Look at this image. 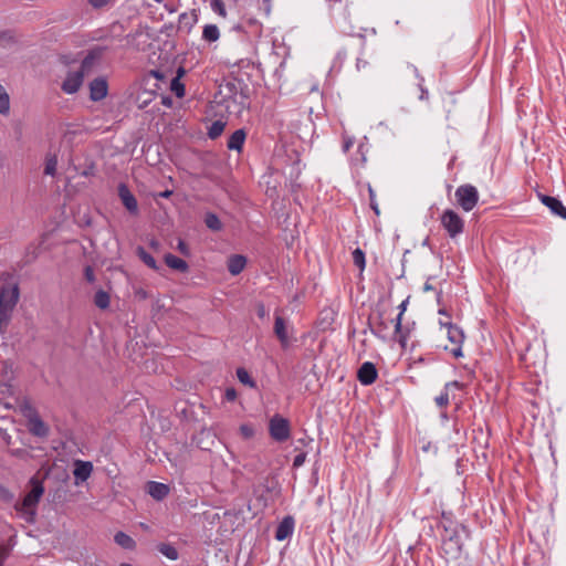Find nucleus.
<instances>
[{"mask_svg":"<svg viewBox=\"0 0 566 566\" xmlns=\"http://www.w3.org/2000/svg\"><path fill=\"white\" fill-rule=\"evenodd\" d=\"M541 201L551 210L555 216L566 219V207L563 202L551 196L541 195Z\"/></svg>","mask_w":566,"mask_h":566,"instance_id":"nucleus-13","label":"nucleus"},{"mask_svg":"<svg viewBox=\"0 0 566 566\" xmlns=\"http://www.w3.org/2000/svg\"><path fill=\"white\" fill-rule=\"evenodd\" d=\"M264 314H265L264 306H263V305H261V306H260V308H259V316H260V317H263V316H264Z\"/></svg>","mask_w":566,"mask_h":566,"instance_id":"nucleus-55","label":"nucleus"},{"mask_svg":"<svg viewBox=\"0 0 566 566\" xmlns=\"http://www.w3.org/2000/svg\"><path fill=\"white\" fill-rule=\"evenodd\" d=\"M85 276L87 281L93 282L94 281V274L91 268H86L85 270Z\"/></svg>","mask_w":566,"mask_h":566,"instance_id":"nucleus-51","label":"nucleus"},{"mask_svg":"<svg viewBox=\"0 0 566 566\" xmlns=\"http://www.w3.org/2000/svg\"><path fill=\"white\" fill-rule=\"evenodd\" d=\"M461 387H462L461 384L457 380L447 382L443 391L439 396H437L434 399L437 406L440 408L447 407L450 402L449 392L454 389H461Z\"/></svg>","mask_w":566,"mask_h":566,"instance_id":"nucleus-16","label":"nucleus"},{"mask_svg":"<svg viewBox=\"0 0 566 566\" xmlns=\"http://www.w3.org/2000/svg\"><path fill=\"white\" fill-rule=\"evenodd\" d=\"M346 59H347V51L345 49L339 50L336 53L333 67H342V65L344 64Z\"/></svg>","mask_w":566,"mask_h":566,"instance_id":"nucleus-38","label":"nucleus"},{"mask_svg":"<svg viewBox=\"0 0 566 566\" xmlns=\"http://www.w3.org/2000/svg\"><path fill=\"white\" fill-rule=\"evenodd\" d=\"M440 222L451 239H455L464 231V220L452 209L442 212Z\"/></svg>","mask_w":566,"mask_h":566,"instance_id":"nucleus-3","label":"nucleus"},{"mask_svg":"<svg viewBox=\"0 0 566 566\" xmlns=\"http://www.w3.org/2000/svg\"><path fill=\"white\" fill-rule=\"evenodd\" d=\"M165 263L172 270H177L179 272H187L189 266L187 262L171 253L165 255Z\"/></svg>","mask_w":566,"mask_h":566,"instance_id":"nucleus-23","label":"nucleus"},{"mask_svg":"<svg viewBox=\"0 0 566 566\" xmlns=\"http://www.w3.org/2000/svg\"><path fill=\"white\" fill-rule=\"evenodd\" d=\"M3 439L6 440V442L9 444L10 443V439L11 437L8 434V433H4L3 434Z\"/></svg>","mask_w":566,"mask_h":566,"instance_id":"nucleus-59","label":"nucleus"},{"mask_svg":"<svg viewBox=\"0 0 566 566\" xmlns=\"http://www.w3.org/2000/svg\"><path fill=\"white\" fill-rule=\"evenodd\" d=\"M180 23H186L188 28L190 29L196 22H197V15L193 12L191 15H188L187 13H182L179 17Z\"/></svg>","mask_w":566,"mask_h":566,"instance_id":"nucleus-39","label":"nucleus"},{"mask_svg":"<svg viewBox=\"0 0 566 566\" xmlns=\"http://www.w3.org/2000/svg\"><path fill=\"white\" fill-rule=\"evenodd\" d=\"M11 315L0 313V334H4L7 332Z\"/></svg>","mask_w":566,"mask_h":566,"instance_id":"nucleus-40","label":"nucleus"},{"mask_svg":"<svg viewBox=\"0 0 566 566\" xmlns=\"http://www.w3.org/2000/svg\"><path fill=\"white\" fill-rule=\"evenodd\" d=\"M245 264H247L245 256H243L241 254H233L228 260V271L232 275H238L244 270Z\"/></svg>","mask_w":566,"mask_h":566,"instance_id":"nucleus-18","label":"nucleus"},{"mask_svg":"<svg viewBox=\"0 0 566 566\" xmlns=\"http://www.w3.org/2000/svg\"><path fill=\"white\" fill-rule=\"evenodd\" d=\"M455 199L458 205L465 211L470 212L479 202V191L472 185H462L455 190Z\"/></svg>","mask_w":566,"mask_h":566,"instance_id":"nucleus-4","label":"nucleus"},{"mask_svg":"<svg viewBox=\"0 0 566 566\" xmlns=\"http://www.w3.org/2000/svg\"><path fill=\"white\" fill-rule=\"evenodd\" d=\"M369 65L368 61L358 56L357 60H356V70L357 71H361L364 69H366L367 66Z\"/></svg>","mask_w":566,"mask_h":566,"instance_id":"nucleus-48","label":"nucleus"},{"mask_svg":"<svg viewBox=\"0 0 566 566\" xmlns=\"http://www.w3.org/2000/svg\"><path fill=\"white\" fill-rule=\"evenodd\" d=\"M439 314L447 315V312L443 308H441V310H439Z\"/></svg>","mask_w":566,"mask_h":566,"instance_id":"nucleus-62","label":"nucleus"},{"mask_svg":"<svg viewBox=\"0 0 566 566\" xmlns=\"http://www.w3.org/2000/svg\"><path fill=\"white\" fill-rule=\"evenodd\" d=\"M205 222H206V226L213 231H218L222 228L221 221L214 213H207L206 218H205Z\"/></svg>","mask_w":566,"mask_h":566,"instance_id":"nucleus-34","label":"nucleus"},{"mask_svg":"<svg viewBox=\"0 0 566 566\" xmlns=\"http://www.w3.org/2000/svg\"><path fill=\"white\" fill-rule=\"evenodd\" d=\"M378 373L375 365L370 361L364 363L357 373V378L364 386L374 384L377 379Z\"/></svg>","mask_w":566,"mask_h":566,"instance_id":"nucleus-9","label":"nucleus"},{"mask_svg":"<svg viewBox=\"0 0 566 566\" xmlns=\"http://www.w3.org/2000/svg\"><path fill=\"white\" fill-rule=\"evenodd\" d=\"M57 168V158L55 155L48 156L45 159L44 174L48 176H54Z\"/></svg>","mask_w":566,"mask_h":566,"instance_id":"nucleus-32","label":"nucleus"},{"mask_svg":"<svg viewBox=\"0 0 566 566\" xmlns=\"http://www.w3.org/2000/svg\"><path fill=\"white\" fill-rule=\"evenodd\" d=\"M355 138L346 134L343 135V150L347 153L354 145Z\"/></svg>","mask_w":566,"mask_h":566,"instance_id":"nucleus-41","label":"nucleus"},{"mask_svg":"<svg viewBox=\"0 0 566 566\" xmlns=\"http://www.w3.org/2000/svg\"><path fill=\"white\" fill-rule=\"evenodd\" d=\"M185 75V69L179 67L177 70V75L171 80L170 90L171 92L179 98L185 96V85L181 83L180 78Z\"/></svg>","mask_w":566,"mask_h":566,"instance_id":"nucleus-22","label":"nucleus"},{"mask_svg":"<svg viewBox=\"0 0 566 566\" xmlns=\"http://www.w3.org/2000/svg\"><path fill=\"white\" fill-rule=\"evenodd\" d=\"M390 323H395V319H388L385 317L384 313H379L373 323V334L381 339H386Z\"/></svg>","mask_w":566,"mask_h":566,"instance_id":"nucleus-14","label":"nucleus"},{"mask_svg":"<svg viewBox=\"0 0 566 566\" xmlns=\"http://www.w3.org/2000/svg\"><path fill=\"white\" fill-rule=\"evenodd\" d=\"M407 304H408V298L400 303L399 314L395 318V327H394V333L397 337V340L403 348L407 345V334L402 331V316H403V313L406 312Z\"/></svg>","mask_w":566,"mask_h":566,"instance_id":"nucleus-12","label":"nucleus"},{"mask_svg":"<svg viewBox=\"0 0 566 566\" xmlns=\"http://www.w3.org/2000/svg\"><path fill=\"white\" fill-rule=\"evenodd\" d=\"M154 1L157 2V3H160L163 0H154Z\"/></svg>","mask_w":566,"mask_h":566,"instance_id":"nucleus-64","label":"nucleus"},{"mask_svg":"<svg viewBox=\"0 0 566 566\" xmlns=\"http://www.w3.org/2000/svg\"><path fill=\"white\" fill-rule=\"evenodd\" d=\"M118 196L124 207L133 214L138 213V203L135 196L130 192L125 184L118 186Z\"/></svg>","mask_w":566,"mask_h":566,"instance_id":"nucleus-10","label":"nucleus"},{"mask_svg":"<svg viewBox=\"0 0 566 566\" xmlns=\"http://www.w3.org/2000/svg\"><path fill=\"white\" fill-rule=\"evenodd\" d=\"M22 411L28 420L29 431L35 437H46L49 433V428L42 421L36 410L30 403H25L22 407Z\"/></svg>","mask_w":566,"mask_h":566,"instance_id":"nucleus-5","label":"nucleus"},{"mask_svg":"<svg viewBox=\"0 0 566 566\" xmlns=\"http://www.w3.org/2000/svg\"><path fill=\"white\" fill-rule=\"evenodd\" d=\"M97 57H98V54H96L94 52L88 53L83 59V61L81 63V66H80V69L77 71H83V75H85V73H88L93 69Z\"/></svg>","mask_w":566,"mask_h":566,"instance_id":"nucleus-27","label":"nucleus"},{"mask_svg":"<svg viewBox=\"0 0 566 566\" xmlns=\"http://www.w3.org/2000/svg\"><path fill=\"white\" fill-rule=\"evenodd\" d=\"M108 85L105 78L97 77L90 84V97L92 101H102L107 96Z\"/></svg>","mask_w":566,"mask_h":566,"instance_id":"nucleus-11","label":"nucleus"},{"mask_svg":"<svg viewBox=\"0 0 566 566\" xmlns=\"http://www.w3.org/2000/svg\"><path fill=\"white\" fill-rule=\"evenodd\" d=\"M31 491L24 496L23 501L17 505V510L21 513L22 517L32 523L36 513V505L44 493V488L41 481L35 478L30 480Z\"/></svg>","mask_w":566,"mask_h":566,"instance_id":"nucleus-2","label":"nucleus"},{"mask_svg":"<svg viewBox=\"0 0 566 566\" xmlns=\"http://www.w3.org/2000/svg\"><path fill=\"white\" fill-rule=\"evenodd\" d=\"M224 398L228 401H234L237 399V391H235V389L232 388V387L227 388L226 391H224Z\"/></svg>","mask_w":566,"mask_h":566,"instance_id":"nucleus-46","label":"nucleus"},{"mask_svg":"<svg viewBox=\"0 0 566 566\" xmlns=\"http://www.w3.org/2000/svg\"><path fill=\"white\" fill-rule=\"evenodd\" d=\"M441 327L447 328V336L451 344L455 347L451 349V353L454 357H461L462 354V343L464 340V334L461 328L453 325L451 322L441 323Z\"/></svg>","mask_w":566,"mask_h":566,"instance_id":"nucleus-7","label":"nucleus"},{"mask_svg":"<svg viewBox=\"0 0 566 566\" xmlns=\"http://www.w3.org/2000/svg\"><path fill=\"white\" fill-rule=\"evenodd\" d=\"M20 296L19 285L9 273L0 274V313L12 314Z\"/></svg>","mask_w":566,"mask_h":566,"instance_id":"nucleus-1","label":"nucleus"},{"mask_svg":"<svg viewBox=\"0 0 566 566\" xmlns=\"http://www.w3.org/2000/svg\"><path fill=\"white\" fill-rule=\"evenodd\" d=\"M10 391V385L8 382H0V394Z\"/></svg>","mask_w":566,"mask_h":566,"instance_id":"nucleus-52","label":"nucleus"},{"mask_svg":"<svg viewBox=\"0 0 566 566\" xmlns=\"http://www.w3.org/2000/svg\"><path fill=\"white\" fill-rule=\"evenodd\" d=\"M352 255H353L354 264L357 268H359L360 270H364L365 265H366V259H365V253L363 252V250L357 248L353 251Z\"/></svg>","mask_w":566,"mask_h":566,"instance_id":"nucleus-35","label":"nucleus"},{"mask_svg":"<svg viewBox=\"0 0 566 566\" xmlns=\"http://www.w3.org/2000/svg\"><path fill=\"white\" fill-rule=\"evenodd\" d=\"M261 8L264 10L266 15H270L272 9V0H262Z\"/></svg>","mask_w":566,"mask_h":566,"instance_id":"nucleus-49","label":"nucleus"},{"mask_svg":"<svg viewBox=\"0 0 566 566\" xmlns=\"http://www.w3.org/2000/svg\"><path fill=\"white\" fill-rule=\"evenodd\" d=\"M158 245H159L158 241L153 240V241L150 242V247H151V248H154V249H157V248H158Z\"/></svg>","mask_w":566,"mask_h":566,"instance_id":"nucleus-57","label":"nucleus"},{"mask_svg":"<svg viewBox=\"0 0 566 566\" xmlns=\"http://www.w3.org/2000/svg\"><path fill=\"white\" fill-rule=\"evenodd\" d=\"M153 74H154V76H155V77H157V78H160V77H161V75L159 74V72H158V71H154V72H153Z\"/></svg>","mask_w":566,"mask_h":566,"instance_id":"nucleus-60","label":"nucleus"},{"mask_svg":"<svg viewBox=\"0 0 566 566\" xmlns=\"http://www.w3.org/2000/svg\"><path fill=\"white\" fill-rule=\"evenodd\" d=\"M93 471V465L88 461H76L74 468V476L80 481H86Z\"/></svg>","mask_w":566,"mask_h":566,"instance_id":"nucleus-19","label":"nucleus"},{"mask_svg":"<svg viewBox=\"0 0 566 566\" xmlns=\"http://www.w3.org/2000/svg\"><path fill=\"white\" fill-rule=\"evenodd\" d=\"M348 33H349L350 35H355V31H354V29H353L352 27H349Z\"/></svg>","mask_w":566,"mask_h":566,"instance_id":"nucleus-61","label":"nucleus"},{"mask_svg":"<svg viewBox=\"0 0 566 566\" xmlns=\"http://www.w3.org/2000/svg\"><path fill=\"white\" fill-rule=\"evenodd\" d=\"M220 38L219 28L216 24H207L202 31V39L208 42H216Z\"/></svg>","mask_w":566,"mask_h":566,"instance_id":"nucleus-25","label":"nucleus"},{"mask_svg":"<svg viewBox=\"0 0 566 566\" xmlns=\"http://www.w3.org/2000/svg\"><path fill=\"white\" fill-rule=\"evenodd\" d=\"M177 249H178V251L181 254L189 255V248H188L187 243L184 240L180 239L178 241Z\"/></svg>","mask_w":566,"mask_h":566,"instance_id":"nucleus-47","label":"nucleus"},{"mask_svg":"<svg viewBox=\"0 0 566 566\" xmlns=\"http://www.w3.org/2000/svg\"><path fill=\"white\" fill-rule=\"evenodd\" d=\"M274 333L280 339L283 347H286L290 344L285 321L279 315L275 316Z\"/></svg>","mask_w":566,"mask_h":566,"instance_id":"nucleus-21","label":"nucleus"},{"mask_svg":"<svg viewBox=\"0 0 566 566\" xmlns=\"http://www.w3.org/2000/svg\"><path fill=\"white\" fill-rule=\"evenodd\" d=\"M269 432L273 440L277 442L286 441L291 436V427L287 419L275 415L270 419Z\"/></svg>","mask_w":566,"mask_h":566,"instance_id":"nucleus-6","label":"nucleus"},{"mask_svg":"<svg viewBox=\"0 0 566 566\" xmlns=\"http://www.w3.org/2000/svg\"><path fill=\"white\" fill-rule=\"evenodd\" d=\"M210 6L214 13L219 14L222 18L227 17L226 6L222 0H211Z\"/></svg>","mask_w":566,"mask_h":566,"instance_id":"nucleus-36","label":"nucleus"},{"mask_svg":"<svg viewBox=\"0 0 566 566\" xmlns=\"http://www.w3.org/2000/svg\"><path fill=\"white\" fill-rule=\"evenodd\" d=\"M358 151L361 154V163L364 164L366 161V156H365V153H364V145L360 144L358 146Z\"/></svg>","mask_w":566,"mask_h":566,"instance_id":"nucleus-54","label":"nucleus"},{"mask_svg":"<svg viewBox=\"0 0 566 566\" xmlns=\"http://www.w3.org/2000/svg\"><path fill=\"white\" fill-rule=\"evenodd\" d=\"M147 491L151 497L160 501L168 495L169 488L164 483L150 481L147 484Z\"/></svg>","mask_w":566,"mask_h":566,"instance_id":"nucleus-17","label":"nucleus"},{"mask_svg":"<svg viewBox=\"0 0 566 566\" xmlns=\"http://www.w3.org/2000/svg\"><path fill=\"white\" fill-rule=\"evenodd\" d=\"M423 290H424V291H431V290H433V287H432V285H431V284H429V283L427 282V283L424 284V286H423Z\"/></svg>","mask_w":566,"mask_h":566,"instance_id":"nucleus-56","label":"nucleus"},{"mask_svg":"<svg viewBox=\"0 0 566 566\" xmlns=\"http://www.w3.org/2000/svg\"><path fill=\"white\" fill-rule=\"evenodd\" d=\"M237 377L239 379L240 382H242L243 385H247L251 388H254L255 387V381L251 378L250 374L248 373L247 369L244 368H238L237 369Z\"/></svg>","mask_w":566,"mask_h":566,"instance_id":"nucleus-33","label":"nucleus"},{"mask_svg":"<svg viewBox=\"0 0 566 566\" xmlns=\"http://www.w3.org/2000/svg\"><path fill=\"white\" fill-rule=\"evenodd\" d=\"M171 195H172V191H171V190H165V191H163V192H159V193H158V197H161V198H169Z\"/></svg>","mask_w":566,"mask_h":566,"instance_id":"nucleus-53","label":"nucleus"},{"mask_svg":"<svg viewBox=\"0 0 566 566\" xmlns=\"http://www.w3.org/2000/svg\"><path fill=\"white\" fill-rule=\"evenodd\" d=\"M84 75L83 71L69 72L65 80L62 83V91L66 94L76 93L83 84Z\"/></svg>","mask_w":566,"mask_h":566,"instance_id":"nucleus-8","label":"nucleus"},{"mask_svg":"<svg viewBox=\"0 0 566 566\" xmlns=\"http://www.w3.org/2000/svg\"><path fill=\"white\" fill-rule=\"evenodd\" d=\"M240 432H241V434H242L244 438H247V439L252 438V437H253V434H254V430H253V428H252V427H250V426H248V424H242V426L240 427Z\"/></svg>","mask_w":566,"mask_h":566,"instance_id":"nucleus-44","label":"nucleus"},{"mask_svg":"<svg viewBox=\"0 0 566 566\" xmlns=\"http://www.w3.org/2000/svg\"><path fill=\"white\" fill-rule=\"evenodd\" d=\"M224 127H226V124L222 120L213 122L208 129L209 137L211 139H216L223 133Z\"/></svg>","mask_w":566,"mask_h":566,"instance_id":"nucleus-31","label":"nucleus"},{"mask_svg":"<svg viewBox=\"0 0 566 566\" xmlns=\"http://www.w3.org/2000/svg\"><path fill=\"white\" fill-rule=\"evenodd\" d=\"M294 531V518L292 516H285L276 527L275 538L280 542L292 536Z\"/></svg>","mask_w":566,"mask_h":566,"instance_id":"nucleus-15","label":"nucleus"},{"mask_svg":"<svg viewBox=\"0 0 566 566\" xmlns=\"http://www.w3.org/2000/svg\"><path fill=\"white\" fill-rule=\"evenodd\" d=\"M116 0H87L88 4L94 9H103L113 6Z\"/></svg>","mask_w":566,"mask_h":566,"instance_id":"nucleus-37","label":"nucleus"},{"mask_svg":"<svg viewBox=\"0 0 566 566\" xmlns=\"http://www.w3.org/2000/svg\"><path fill=\"white\" fill-rule=\"evenodd\" d=\"M11 454L18 458H24L25 455H28V452L23 449H15L11 450Z\"/></svg>","mask_w":566,"mask_h":566,"instance_id":"nucleus-50","label":"nucleus"},{"mask_svg":"<svg viewBox=\"0 0 566 566\" xmlns=\"http://www.w3.org/2000/svg\"><path fill=\"white\" fill-rule=\"evenodd\" d=\"M348 18H349V12L347 10H345V12H344V22H349Z\"/></svg>","mask_w":566,"mask_h":566,"instance_id":"nucleus-58","label":"nucleus"},{"mask_svg":"<svg viewBox=\"0 0 566 566\" xmlns=\"http://www.w3.org/2000/svg\"><path fill=\"white\" fill-rule=\"evenodd\" d=\"M448 322H449V321H447V323H448ZM441 323H446V319H442V321H440V322H439V324H440V325H441Z\"/></svg>","mask_w":566,"mask_h":566,"instance_id":"nucleus-63","label":"nucleus"},{"mask_svg":"<svg viewBox=\"0 0 566 566\" xmlns=\"http://www.w3.org/2000/svg\"><path fill=\"white\" fill-rule=\"evenodd\" d=\"M368 192H369V198H370V207L375 211L376 214H379L378 205L375 200V191L371 188V186H368Z\"/></svg>","mask_w":566,"mask_h":566,"instance_id":"nucleus-43","label":"nucleus"},{"mask_svg":"<svg viewBox=\"0 0 566 566\" xmlns=\"http://www.w3.org/2000/svg\"><path fill=\"white\" fill-rule=\"evenodd\" d=\"M114 541L124 549L133 551L136 547V542L124 532H117L114 536Z\"/></svg>","mask_w":566,"mask_h":566,"instance_id":"nucleus-24","label":"nucleus"},{"mask_svg":"<svg viewBox=\"0 0 566 566\" xmlns=\"http://www.w3.org/2000/svg\"><path fill=\"white\" fill-rule=\"evenodd\" d=\"M158 551L165 556L167 557L168 559L170 560H176L178 559V551L176 549L175 546L170 545V544H160L158 546Z\"/></svg>","mask_w":566,"mask_h":566,"instance_id":"nucleus-30","label":"nucleus"},{"mask_svg":"<svg viewBox=\"0 0 566 566\" xmlns=\"http://www.w3.org/2000/svg\"><path fill=\"white\" fill-rule=\"evenodd\" d=\"M95 305L101 310H106L109 306V295L107 292L99 290L94 296Z\"/></svg>","mask_w":566,"mask_h":566,"instance_id":"nucleus-29","label":"nucleus"},{"mask_svg":"<svg viewBox=\"0 0 566 566\" xmlns=\"http://www.w3.org/2000/svg\"><path fill=\"white\" fill-rule=\"evenodd\" d=\"M305 460H306V453H304V452L298 453L297 455L294 457L293 467L294 468L302 467L304 464Z\"/></svg>","mask_w":566,"mask_h":566,"instance_id":"nucleus-45","label":"nucleus"},{"mask_svg":"<svg viewBox=\"0 0 566 566\" xmlns=\"http://www.w3.org/2000/svg\"><path fill=\"white\" fill-rule=\"evenodd\" d=\"M412 70L415 72L416 76L420 80V83H419V87H420V91H421L420 98L421 99H427L428 98V91L426 88H423V86H422L423 77L420 76V74L418 72V69L416 66H412Z\"/></svg>","mask_w":566,"mask_h":566,"instance_id":"nucleus-42","label":"nucleus"},{"mask_svg":"<svg viewBox=\"0 0 566 566\" xmlns=\"http://www.w3.org/2000/svg\"><path fill=\"white\" fill-rule=\"evenodd\" d=\"M136 253L148 268L153 270H158V265L155 258L151 254H149L143 247H138Z\"/></svg>","mask_w":566,"mask_h":566,"instance_id":"nucleus-26","label":"nucleus"},{"mask_svg":"<svg viewBox=\"0 0 566 566\" xmlns=\"http://www.w3.org/2000/svg\"><path fill=\"white\" fill-rule=\"evenodd\" d=\"M10 112V97L3 85L0 84V114L8 115Z\"/></svg>","mask_w":566,"mask_h":566,"instance_id":"nucleus-28","label":"nucleus"},{"mask_svg":"<svg viewBox=\"0 0 566 566\" xmlns=\"http://www.w3.org/2000/svg\"><path fill=\"white\" fill-rule=\"evenodd\" d=\"M247 137V133L244 129H237L228 139L227 147L230 150L241 151L244 140Z\"/></svg>","mask_w":566,"mask_h":566,"instance_id":"nucleus-20","label":"nucleus"}]
</instances>
